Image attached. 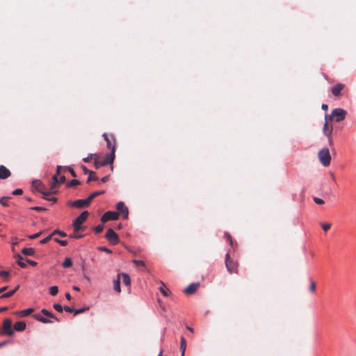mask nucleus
I'll return each instance as SVG.
<instances>
[{"label": "nucleus", "instance_id": "nucleus-36", "mask_svg": "<svg viewBox=\"0 0 356 356\" xmlns=\"http://www.w3.org/2000/svg\"><path fill=\"white\" fill-rule=\"evenodd\" d=\"M97 249H98V250H99L101 252H107L108 254L112 253V250L108 249V248H107L105 246H100Z\"/></svg>", "mask_w": 356, "mask_h": 356}, {"label": "nucleus", "instance_id": "nucleus-3", "mask_svg": "<svg viewBox=\"0 0 356 356\" xmlns=\"http://www.w3.org/2000/svg\"><path fill=\"white\" fill-rule=\"evenodd\" d=\"M318 157L323 166L327 167L330 164L331 156L328 148L324 147L321 149L318 152Z\"/></svg>", "mask_w": 356, "mask_h": 356}, {"label": "nucleus", "instance_id": "nucleus-19", "mask_svg": "<svg viewBox=\"0 0 356 356\" xmlns=\"http://www.w3.org/2000/svg\"><path fill=\"white\" fill-rule=\"evenodd\" d=\"M120 277H122V282L126 286H129L131 284V278L127 273H120Z\"/></svg>", "mask_w": 356, "mask_h": 356}, {"label": "nucleus", "instance_id": "nucleus-28", "mask_svg": "<svg viewBox=\"0 0 356 356\" xmlns=\"http://www.w3.org/2000/svg\"><path fill=\"white\" fill-rule=\"evenodd\" d=\"M51 234H52V236H53L54 235H55V234H58V235H60V236H62V237H66V236H67V234H66L65 232L61 231V230H60V229H54V230L51 233Z\"/></svg>", "mask_w": 356, "mask_h": 356}, {"label": "nucleus", "instance_id": "nucleus-6", "mask_svg": "<svg viewBox=\"0 0 356 356\" xmlns=\"http://www.w3.org/2000/svg\"><path fill=\"white\" fill-rule=\"evenodd\" d=\"M12 321L10 318L4 320L3 323V332L2 334L8 336H13L14 334V330L12 328Z\"/></svg>", "mask_w": 356, "mask_h": 356}, {"label": "nucleus", "instance_id": "nucleus-13", "mask_svg": "<svg viewBox=\"0 0 356 356\" xmlns=\"http://www.w3.org/2000/svg\"><path fill=\"white\" fill-rule=\"evenodd\" d=\"M10 171L4 165H0V179H5L10 176Z\"/></svg>", "mask_w": 356, "mask_h": 356}, {"label": "nucleus", "instance_id": "nucleus-40", "mask_svg": "<svg viewBox=\"0 0 356 356\" xmlns=\"http://www.w3.org/2000/svg\"><path fill=\"white\" fill-rule=\"evenodd\" d=\"M9 275V272L6 270L0 271V277L4 279H8Z\"/></svg>", "mask_w": 356, "mask_h": 356}, {"label": "nucleus", "instance_id": "nucleus-24", "mask_svg": "<svg viewBox=\"0 0 356 356\" xmlns=\"http://www.w3.org/2000/svg\"><path fill=\"white\" fill-rule=\"evenodd\" d=\"M62 266L65 268H70L72 266V261L70 257H65V260L62 263Z\"/></svg>", "mask_w": 356, "mask_h": 356}, {"label": "nucleus", "instance_id": "nucleus-48", "mask_svg": "<svg viewBox=\"0 0 356 356\" xmlns=\"http://www.w3.org/2000/svg\"><path fill=\"white\" fill-rule=\"evenodd\" d=\"M309 290L311 292H314L316 290V284L314 281L311 282V284L309 286Z\"/></svg>", "mask_w": 356, "mask_h": 356}, {"label": "nucleus", "instance_id": "nucleus-57", "mask_svg": "<svg viewBox=\"0 0 356 356\" xmlns=\"http://www.w3.org/2000/svg\"><path fill=\"white\" fill-rule=\"evenodd\" d=\"M108 175L104 176V177H103L101 179V182L104 183V182L107 181H108Z\"/></svg>", "mask_w": 356, "mask_h": 356}, {"label": "nucleus", "instance_id": "nucleus-31", "mask_svg": "<svg viewBox=\"0 0 356 356\" xmlns=\"http://www.w3.org/2000/svg\"><path fill=\"white\" fill-rule=\"evenodd\" d=\"M80 184V181L76 179H74L72 180H71L70 181H69L67 184V187H72V186H76V185H79Z\"/></svg>", "mask_w": 356, "mask_h": 356}, {"label": "nucleus", "instance_id": "nucleus-7", "mask_svg": "<svg viewBox=\"0 0 356 356\" xmlns=\"http://www.w3.org/2000/svg\"><path fill=\"white\" fill-rule=\"evenodd\" d=\"M90 201L88 199V197H87L86 199L84 200L79 199L73 202H70L68 204L70 205L71 207L81 209L88 207L90 205Z\"/></svg>", "mask_w": 356, "mask_h": 356}, {"label": "nucleus", "instance_id": "nucleus-45", "mask_svg": "<svg viewBox=\"0 0 356 356\" xmlns=\"http://www.w3.org/2000/svg\"><path fill=\"white\" fill-rule=\"evenodd\" d=\"M321 227H322L323 229L325 232H326L330 228L331 225L330 223H322Z\"/></svg>", "mask_w": 356, "mask_h": 356}, {"label": "nucleus", "instance_id": "nucleus-12", "mask_svg": "<svg viewBox=\"0 0 356 356\" xmlns=\"http://www.w3.org/2000/svg\"><path fill=\"white\" fill-rule=\"evenodd\" d=\"M200 286V283H191L186 288L184 289V291L186 294H193L194 293Z\"/></svg>", "mask_w": 356, "mask_h": 356}, {"label": "nucleus", "instance_id": "nucleus-22", "mask_svg": "<svg viewBox=\"0 0 356 356\" xmlns=\"http://www.w3.org/2000/svg\"><path fill=\"white\" fill-rule=\"evenodd\" d=\"M186 348V339L181 337L180 340V350L181 352V355H184Z\"/></svg>", "mask_w": 356, "mask_h": 356}, {"label": "nucleus", "instance_id": "nucleus-26", "mask_svg": "<svg viewBox=\"0 0 356 356\" xmlns=\"http://www.w3.org/2000/svg\"><path fill=\"white\" fill-rule=\"evenodd\" d=\"M33 312V308H28V309L17 312V314H20L22 316H27V315L31 314Z\"/></svg>", "mask_w": 356, "mask_h": 356}, {"label": "nucleus", "instance_id": "nucleus-17", "mask_svg": "<svg viewBox=\"0 0 356 356\" xmlns=\"http://www.w3.org/2000/svg\"><path fill=\"white\" fill-rule=\"evenodd\" d=\"M65 180V177L64 175H61L59 179L58 178L57 175H54L53 176V181H52V187H55L58 184L63 183Z\"/></svg>", "mask_w": 356, "mask_h": 356}, {"label": "nucleus", "instance_id": "nucleus-18", "mask_svg": "<svg viewBox=\"0 0 356 356\" xmlns=\"http://www.w3.org/2000/svg\"><path fill=\"white\" fill-rule=\"evenodd\" d=\"M33 318L35 320H37V321H40L41 323H51L54 322V321H52L51 319H49V318H44V317H43L41 315L38 314H34L33 315Z\"/></svg>", "mask_w": 356, "mask_h": 356}, {"label": "nucleus", "instance_id": "nucleus-1", "mask_svg": "<svg viewBox=\"0 0 356 356\" xmlns=\"http://www.w3.org/2000/svg\"><path fill=\"white\" fill-rule=\"evenodd\" d=\"M104 139L106 142V147L108 149H111V152L108 154L104 160L101 163L102 165H106L108 164H112L115 159V138L113 136L108 137V135L104 133L102 135Z\"/></svg>", "mask_w": 356, "mask_h": 356}, {"label": "nucleus", "instance_id": "nucleus-35", "mask_svg": "<svg viewBox=\"0 0 356 356\" xmlns=\"http://www.w3.org/2000/svg\"><path fill=\"white\" fill-rule=\"evenodd\" d=\"M52 238V234H49L48 235L47 237L42 238V240L40 241V243L42 244V245H44L45 243H47L51 238Z\"/></svg>", "mask_w": 356, "mask_h": 356}, {"label": "nucleus", "instance_id": "nucleus-29", "mask_svg": "<svg viewBox=\"0 0 356 356\" xmlns=\"http://www.w3.org/2000/svg\"><path fill=\"white\" fill-rule=\"evenodd\" d=\"M58 288L57 286H52L49 288V293L53 296H55L58 294Z\"/></svg>", "mask_w": 356, "mask_h": 356}, {"label": "nucleus", "instance_id": "nucleus-4", "mask_svg": "<svg viewBox=\"0 0 356 356\" xmlns=\"http://www.w3.org/2000/svg\"><path fill=\"white\" fill-rule=\"evenodd\" d=\"M346 113V111L343 108H334L332 110L331 114L330 115H328V118L331 120L335 118L336 122H339L345 119Z\"/></svg>", "mask_w": 356, "mask_h": 356}, {"label": "nucleus", "instance_id": "nucleus-37", "mask_svg": "<svg viewBox=\"0 0 356 356\" xmlns=\"http://www.w3.org/2000/svg\"><path fill=\"white\" fill-rule=\"evenodd\" d=\"M93 174H94V172H92V171L90 172L89 176L87 179V183L90 182L91 180H97L98 179L97 176H92Z\"/></svg>", "mask_w": 356, "mask_h": 356}, {"label": "nucleus", "instance_id": "nucleus-20", "mask_svg": "<svg viewBox=\"0 0 356 356\" xmlns=\"http://www.w3.org/2000/svg\"><path fill=\"white\" fill-rule=\"evenodd\" d=\"M41 313H42L46 316H48V317L52 318L55 321H59V320L55 316V315L52 312L48 311L46 309H42L41 310Z\"/></svg>", "mask_w": 356, "mask_h": 356}, {"label": "nucleus", "instance_id": "nucleus-33", "mask_svg": "<svg viewBox=\"0 0 356 356\" xmlns=\"http://www.w3.org/2000/svg\"><path fill=\"white\" fill-rule=\"evenodd\" d=\"M88 309H89L88 307H83V308H81V309H74V315L83 313L84 312H86V311H87Z\"/></svg>", "mask_w": 356, "mask_h": 356}, {"label": "nucleus", "instance_id": "nucleus-5", "mask_svg": "<svg viewBox=\"0 0 356 356\" xmlns=\"http://www.w3.org/2000/svg\"><path fill=\"white\" fill-rule=\"evenodd\" d=\"M105 237L112 245H116L120 242L119 237L116 232L111 228L108 229L106 233Z\"/></svg>", "mask_w": 356, "mask_h": 356}, {"label": "nucleus", "instance_id": "nucleus-41", "mask_svg": "<svg viewBox=\"0 0 356 356\" xmlns=\"http://www.w3.org/2000/svg\"><path fill=\"white\" fill-rule=\"evenodd\" d=\"M94 156L96 158L97 154H94ZM92 156H93V154H88V156L87 157H85L83 159V161L85 163H88L92 159Z\"/></svg>", "mask_w": 356, "mask_h": 356}, {"label": "nucleus", "instance_id": "nucleus-50", "mask_svg": "<svg viewBox=\"0 0 356 356\" xmlns=\"http://www.w3.org/2000/svg\"><path fill=\"white\" fill-rule=\"evenodd\" d=\"M66 169L70 172L72 177H76V174L75 171L71 168V167H66Z\"/></svg>", "mask_w": 356, "mask_h": 356}, {"label": "nucleus", "instance_id": "nucleus-49", "mask_svg": "<svg viewBox=\"0 0 356 356\" xmlns=\"http://www.w3.org/2000/svg\"><path fill=\"white\" fill-rule=\"evenodd\" d=\"M41 233H42L41 232H39L35 233V234H32V235H30V236H29V238L30 239H35V238H38V236H40V234H41Z\"/></svg>", "mask_w": 356, "mask_h": 356}, {"label": "nucleus", "instance_id": "nucleus-47", "mask_svg": "<svg viewBox=\"0 0 356 356\" xmlns=\"http://www.w3.org/2000/svg\"><path fill=\"white\" fill-rule=\"evenodd\" d=\"M22 193H23L22 189L17 188L13 191L12 194L14 195H19L22 194Z\"/></svg>", "mask_w": 356, "mask_h": 356}, {"label": "nucleus", "instance_id": "nucleus-11", "mask_svg": "<svg viewBox=\"0 0 356 356\" xmlns=\"http://www.w3.org/2000/svg\"><path fill=\"white\" fill-rule=\"evenodd\" d=\"M325 124L323 126V131L324 135H325L327 137H330L332 132V127L331 126L330 127L328 126V120H330L328 118L327 114L325 115Z\"/></svg>", "mask_w": 356, "mask_h": 356}, {"label": "nucleus", "instance_id": "nucleus-52", "mask_svg": "<svg viewBox=\"0 0 356 356\" xmlns=\"http://www.w3.org/2000/svg\"><path fill=\"white\" fill-rule=\"evenodd\" d=\"M42 197L45 200H47L48 199V196L51 195V192L50 191H45V192H42Z\"/></svg>", "mask_w": 356, "mask_h": 356}, {"label": "nucleus", "instance_id": "nucleus-32", "mask_svg": "<svg viewBox=\"0 0 356 356\" xmlns=\"http://www.w3.org/2000/svg\"><path fill=\"white\" fill-rule=\"evenodd\" d=\"M9 197L3 196L0 199V204L3 207L8 206V200L9 199Z\"/></svg>", "mask_w": 356, "mask_h": 356}, {"label": "nucleus", "instance_id": "nucleus-10", "mask_svg": "<svg viewBox=\"0 0 356 356\" xmlns=\"http://www.w3.org/2000/svg\"><path fill=\"white\" fill-rule=\"evenodd\" d=\"M225 265L227 270L230 273H237L236 264L229 259V254L227 253L225 256Z\"/></svg>", "mask_w": 356, "mask_h": 356}, {"label": "nucleus", "instance_id": "nucleus-34", "mask_svg": "<svg viewBox=\"0 0 356 356\" xmlns=\"http://www.w3.org/2000/svg\"><path fill=\"white\" fill-rule=\"evenodd\" d=\"M32 184H33V186H35V188H39L40 187L42 186V183L39 179L33 180V182H32Z\"/></svg>", "mask_w": 356, "mask_h": 356}, {"label": "nucleus", "instance_id": "nucleus-44", "mask_svg": "<svg viewBox=\"0 0 356 356\" xmlns=\"http://www.w3.org/2000/svg\"><path fill=\"white\" fill-rule=\"evenodd\" d=\"M133 263L135 264L138 266H144L145 263L142 260H133Z\"/></svg>", "mask_w": 356, "mask_h": 356}, {"label": "nucleus", "instance_id": "nucleus-21", "mask_svg": "<svg viewBox=\"0 0 356 356\" xmlns=\"http://www.w3.org/2000/svg\"><path fill=\"white\" fill-rule=\"evenodd\" d=\"M22 252L26 256H32L33 255L35 251L32 248H24L22 250Z\"/></svg>", "mask_w": 356, "mask_h": 356}, {"label": "nucleus", "instance_id": "nucleus-14", "mask_svg": "<svg viewBox=\"0 0 356 356\" xmlns=\"http://www.w3.org/2000/svg\"><path fill=\"white\" fill-rule=\"evenodd\" d=\"M344 86L341 83H337L332 88V93L334 96L337 97L338 96L342 89L343 88Z\"/></svg>", "mask_w": 356, "mask_h": 356}, {"label": "nucleus", "instance_id": "nucleus-16", "mask_svg": "<svg viewBox=\"0 0 356 356\" xmlns=\"http://www.w3.org/2000/svg\"><path fill=\"white\" fill-rule=\"evenodd\" d=\"M26 326L24 321H17L14 325V330L17 332H22L26 329Z\"/></svg>", "mask_w": 356, "mask_h": 356}, {"label": "nucleus", "instance_id": "nucleus-54", "mask_svg": "<svg viewBox=\"0 0 356 356\" xmlns=\"http://www.w3.org/2000/svg\"><path fill=\"white\" fill-rule=\"evenodd\" d=\"M26 262L30 264L31 266H35L37 265V262L30 260V259H26Z\"/></svg>", "mask_w": 356, "mask_h": 356}, {"label": "nucleus", "instance_id": "nucleus-64", "mask_svg": "<svg viewBox=\"0 0 356 356\" xmlns=\"http://www.w3.org/2000/svg\"><path fill=\"white\" fill-rule=\"evenodd\" d=\"M47 200H50V201H53L54 202H56L57 200L56 197H51V198L48 197Z\"/></svg>", "mask_w": 356, "mask_h": 356}, {"label": "nucleus", "instance_id": "nucleus-15", "mask_svg": "<svg viewBox=\"0 0 356 356\" xmlns=\"http://www.w3.org/2000/svg\"><path fill=\"white\" fill-rule=\"evenodd\" d=\"M113 289L117 293L121 292L120 289V274L117 275V277L113 280Z\"/></svg>", "mask_w": 356, "mask_h": 356}, {"label": "nucleus", "instance_id": "nucleus-30", "mask_svg": "<svg viewBox=\"0 0 356 356\" xmlns=\"http://www.w3.org/2000/svg\"><path fill=\"white\" fill-rule=\"evenodd\" d=\"M15 293V290L9 291L6 293H3L1 296V298H8L12 296Z\"/></svg>", "mask_w": 356, "mask_h": 356}, {"label": "nucleus", "instance_id": "nucleus-51", "mask_svg": "<svg viewBox=\"0 0 356 356\" xmlns=\"http://www.w3.org/2000/svg\"><path fill=\"white\" fill-rule=\"evenodd\" d=\"M63 309H65V312H70V313H72V312H74V309L70 307H68V306H65L63 307Z\"/></svg>", "mask_w": 356, "mask_h": 356}, {"label": "nucleus", "instance_id": "nucleus-43", "mask_svg": "<svg viewBox=\"0 0 356 356\" xmlns=\"http://www.w3.org/2000/svg\"><path fill=\"white\" fill-rule=\"evenodd\" d=\"M31 209L37 211H43L46 210L45 208L42 207H38V206L32 207H31Z\"/></svg>", "mask_w": 356, "mask_h": 356}, {"label": "nucleus", "instance_id": "nucleus-61", "mask_svg": "<svg viewBox=\"0 0 356 356\" xmlns=\"http://www.w3.org/2000/svg\"><path fill=\"white\" fill-rule=\"evenodd\" d=\"M8 286H3L1 288H0V293H3V291H5L6 289H7Z\"/></svg>", "mask_w": 356, "mask_h": 356}, {"label": "nucleus", "instance_id": "nucleus-55", "mask_svg": "<svg viewBox=\"0 0 356 356\" xmlns=\"http://www.w3.org/2000/svg\"><path fill=\"white\" fill-rule=\"evenodd\" d=\"M58 244H60L61 246L65 247L68 244V242L67 241L65 240H60Z\"/></svg>", "mask_w": 356, "mask_h": 356}, {"label": "nucleus", "instance_id": "nucleus-53", "mask_svg": "<svg viewBox=\"0 0 356 356\" xmlns=\"http://www.w3.org/2000/svg\"><path fill=\"white\" fill-rule=\"evenodd\" d=\"M225 236L229 241L231 245H233V241H232V236H231L230 234L226 232L225 233Z\"/></svg>", "mask_w": 356, "mask_h": 356}, {"label": "nucleus", "instance_id": "nucleus-63", "mask_svg": "<svg viewBox=\"0 0 356 356\" xmlns=\"http://www.w3.org/2000/svg\"><path fill=\"white\" fill-rule=\"evenodd\" d=\"M65 298H66L67 300H70L71 299V295H70V293H67L65 294Z\"/></svg>", "mask_w": 356, "mask_h": 356}, {"label": "nucleus", "instance_id": "nucleus-39", "mask_svg": "<svg viewBox=\"0 0 356 356\" xmlns=\"http://www.w3.org/2000/svg\"><path fill=\"white\" fill-rule=\"evenodd\" d=\"M104 226L102 225H98L94 228L95 233L99 234L103 231Z\"/></svg>", "mask_w": 356, "mask_h": 356}, {"label": "nucleus", "instance_id": "nucleus-2", "mask_svg": "<svg viewBox=\"0 0 356 356\" xmlns=\"http://www.w3.org/2000/svg\"><path fill=\"white\" fill-rule=\"evenodd\" d=\"M88 215V211H84L74 220L72 226L74 232L85 230V227L82 226L81 225L86 220Z\"/></svg>", "mask_w": 356, "mask_h": 356}, {"label": "nucleus", "instance_id": "nucleus-58", "mask_svg": "<svg viewBox=\"0 0 356 356\" xmlns=\"http://www.w3.org/2000/svg\"><path fill=\"white\" fill-rule=\"evenodd\" d=\"M9 343V341H3L0 343V348L8 344Z\"/></svg>", "mask_w": 356, "mask_h": 356}, {"label": "nucleus", "instance_id": "nucleus-9", "mask_svg": "<svg viewBox=\"0 0 356 356\" xmlns=\"http://www.w3.org/2000/svg\"><path fill=\"white\" fill-rule=\"evenodd\" d=\"M116 209L118 210L117 212L118 213V215L120 213L123 215V218L124 219H127L128 218L129 210H128L127 207L124 203V202L120 201V202H118L116 204Z\"/></svg>", "mask_w": 356, "mask_h": 356}, {"label": "nucleus", "instance_id": "nucleus-38", "mask_svg": "<svg viewBox=\"0 0 356 356\" xmlns=\"http://www.w3.org/2000/svg\"><path fill=\"white\" fill-rule=\"evenodd\" d=\"M53 307L58 312H62L63 307L58 303H54Z\"/></svg>", "mask_w": 356, "mask_h": 356}, {"label": "nucleus", "instance_id": "nucleus-23", "mask_svg": "<svg viewBox=\"0 0 356 356\" xmlns=\"http://www.w3.org/2000/svg\"><path fill=\"white\" fill-rule=\"evenodd\" d=\"M159 291L164 296H168V293H170L169 289L165 286L164 283L162 282H161V286L159 288Z\"/></svg>", "mask_w": 356, "mask_h": 356}, {"label": "nucleus", "instance_id": "nucleus-62", "mask_svg": "<svg viewBox=\"0 0 356 356\" xmlns=\"http://www.w3.org/2000/svg\"><path fill=\"white\" fill-rule=\"evenodd\" d=\"M61 168V166L60 165H58L57 166V168H56V175H58L60 173V169Z\"/></svg>", "mask_w": 356, "mask_h": 356}, {"label": "nucleus", "instance_id": "nucleus-8", "mask_svg": "<svg viewBox=\"0 0 356 356\" xmlns=\"http://www.w3.org/2000/svg\"><path fill=\"white\" fill-rule=\"evenodd\" d=\"M118 219V213L116 211H108L103 214L101 218L102 222H106L108 220H116Z\"/></svg>", "mask_w": 356, "mask_h": 356}, {"label": "nucleus", "instance_id": "nucleus-46", "mask_svg": "<svg viewBox=\"0 0 356 356\" xmlns=\"http://www.w3.org/2000/svg\"><path fill=\"white\" fill-rule=\"evenodd\" d=\"M83 236L81 234H72L69 235V237L71 238L78 239L81 238Z\"/></svg>", "mask_w": 356, "mask_h": 356}, {"label": "nucleus", "instance_id": "nucleus-60", "mask_svg": "<svg viewBox=\"0 0 356 356\" xmlns=\"http://www.w3.org/2000/svg\"><path fill=\"white\" fill-rule=\"evenodd\" d=\"M82 168H83V170L84 171V173H85V174H87V173H89V174H90V171H89V170L87 169V168H86V167L83 166V167H82Z\"/></svg>", "mask_w": 356, "mask_h": 356}, {"label": "nucleus", "instance_id": "nucleus-59", "mask_svg": "<svg viewBox=\"0 0 356 356\" xmlns=\"http://www.w3.org/2000/svg\"><path fill=\"white\" fill-rule=\"evenodd\" d=\"M321 108L324 111H327V108H328V106L325 104H323L322 106H321Z\"/></svg>", "mask_w": 356, "mask_h": 356}, {"label": "nucleus", "instance_id": "nucleus-27", "mask_svg": "<svg viewBox=\"0 0 356 356\" xmlns=\"http://www.w3.org/2000/svg\"><path fill=\"white\" fill-rule=\"evenodd\" d=\"M17 264L21 267V268H25L26 266V262H24V258L20 255V254H17Z\"/></svg>", "mask_w": 356, "mask_h": 356}, {"label": "nucleus", "instance_id": "nucleus-56", "mask_svg": "<svg viewBox=\"0 0 356 356\" xmlns=\"http://www.w3.org/2000/svg\"><path fill=\"white\" fill-rule=\"evenodd\" d=\"M102 161H97L95 159V168H98L99 166H102V165H101V163H102Z\"/></svg>", "mask_w": 356, "mask_h": 356}, {"label": "nucleus", "instance_id": "nucleus-42", "mask_svg": "<svg viewBox=\"0 0 356 356\" xmlns=\"http://www.w3.org/2000/svg\"><path fill=\"white\" fill-rule=\"evenodd\" d=\"M314 202L317 204H324V200L320 197H314Z\"/></svg>", "mask_w": 356, "mask_h": 356}, {"label": "nucleus", "instance_id": "nucleus-25", "mask_svg": "<svg viewBox=\"0 0 356 356\" xmlns=\"http://www.w3.org/2000/svg\"><path fill=\"white\" fill-rule=\"evenodd\" d=\"M104 193H105V191L103 190L95 191V192H93L92 193H91L88 197L90 200V201L91 202V200H93L95 197H97L98 195H102Z\"/></svg>", "mask_w": 356, "mask_h": 356}]
</instances>
